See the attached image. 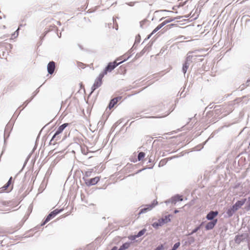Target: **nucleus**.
I'll return each mask as SVG.
<instances>
[{
	"label": "nucleus",
	"mask_w": 250,
	"mask_h": 250,
	"mask_svg": "<svg viewBox=\"0 0 250 250\" xmlns=\"http://www.w3.org/2000/svg\"><path fill=\"white\" fill-rule=\"evenodd\" d=\"M217 222V219L213 220L212 221L208 222L205 227L206 230H210L212 229L216 224Z\"/></svg>",
	"instance_id": "nucleus-11"
},
{
	"label": "nucleus",
	"mask_w": 250,
	"mask_h": 250,
	"mask_svg": "<svg viewBox=\"0 0 250 250\" xmlns=\"http://www.w3.org/2000/svg\"><path fill=\"white\" fill-rule=\"evenodd\" d=\"M148 48V46H146L145 47H144V48L140 53H137L136 55L135 58L138 59L141 57L142 56H143L145 53V52L147 50Z\"/></svg>",
	"instance_id": "nucleus-15"
},
{
	"label": "nucleus",
	"mask_w": 250,
	"mask_h": 250,
	"mask_svg": "<svg viewBox=\"0 0 250 250\" xmlns=\"http://www.w3.org/2000/svg\"><path fill=\"white\" fill-rule=\"evenodd\" d=\"M61 139V137H60V135H58L54 139V141H53V142L52 143L53 144H55L56 143L57 141L60 140Z\"/></svg>",
	"instance_id": "nucleus-27"
},
{
	"label": "nucleus",
	"mask_w": 250,
	"mask_h": 250,
	"mask_svg": "<svg viewBox=\"0 0 250 250\" xmlns=\"http://www.w3.org/2000/svg\"><path fill=\"white\" fill-rule=\"evenodd\" d=\"M39 90L38 89H37L35 92H34V93H33V95L32 97H34L36 95V94L39 92Z\"/></svg>",
	"instance_id": "nucleus-36"
},
{
	"label": "nucleus",
	"mask_w": 250,
	"mask_h": 250,
	"mask_svg": "<svg viewBox=\"0 0 250 250\" xmlns=\"http://www.w3.org/2000/svg\"><path fill=\"white\" fill-rule=\"evenodd\" d=\"M120 59L119 58L117 59L116 60H115L113 62H109L108 65L106 66V67L105 68L104 71L102 72L103 74L104 75H106L108 72H111L112 70H113L116 67H117L119 64H121L124 61H125V60H124V61L117 62V61L120 60Z\"/></svg>",
	"instance_id": "nucleus-2"
},
{
	"label": "nucleus",
	"mask_w": 250,
	"mask_h": 250,
	"mask_svg": "<svg viewBox=\"0 0 250 250\" xmlns=\"http://www.w3.org/2000/svg\"><path fill=\"white\" fill-rule=\"evenodd\" d=\"M136 2H129L126 3V4L130 6H133L134 5L135 3Z\"/></svg>",
	"instance_id": "nucleus-34"
},
{
	"label": "nucleus",
	"mask_w": 250,
	"mask_h": 250,
	"mask_svg": "<svg viewBox=\"0 0 250 250\" xmlns=\"http://www.w3.org/2000/svg\"><path fill=\"white\" fill-rule=\"evenodd\" d=\"M243 237L242 235H237L235 238V241L236 243L240 244L241 242L242 241L243 239Z\"/></svg>",
	"instance_id": "nucleus-20"
},
{
	"label": "nucleus",
	"mask_w": 250,
	"mask_h": 250,
	"mask_svg": "<svg viewBox=\"0 0 250 250\" xmlns=\"http://www.w3.org/2000/svg\"><path fill=\"white\" fill-rule=\"evenodd\" d=\"M177 212H178V210H175L174 211V213H177Z\"/></svg>",
	"instance_id": "nucleus-45"
},
{
	"label": "nucleus",
	"mask_w": 250,
	"mask_h": 250,
	"mask_svg": "<svg viewBox=\"0 0 250 250\" xmlns=\"http://www.w3.org/2000/svg\"><path fill=\"white\" fill-rule=\"evenodd\" d=\"M47 71L49 74H52L55 69V62L53 61L50 62L47 65Z\"/></svg>",
	"instance_id": "nucleus-9"
},
{
	"label": "nucleus",
	"mask_w": 250,
	"mask_h": 250,
	"mask_svg": "<svg viewBox=\"0 0 250 250\" xmlns=\"http://www.w3.org/2000/svg\"><path fill=\"white\" fill-rule=\"evenodd\" d=\"M90 175V173L89 172H86L85 173V175L87 176V177H88Z\"/></svg>",
	"instance_id": "nucleus-40"
},
{
	"label": "nucleus",
	"mask_w": 250,
	"mask_h": 250,
	"mask_svg": "<svg viewBox=\"0 0 250 250\" xmlns=\"http://www.w3.org/2000/svg\"><path fill=\"white\" fill-rule=\"evenodd\" d=\"M190 239H191V242H194V239L193 237H190Z\"/></svg>",
	"instance_id": "nucleus-42"
},
{
	"label": "nucleus",
	"mask_w": 250,
	"mask_h": 250,
	"mask_svg": "<svg viewBox=\"0 0 250 250\" xmlns=\"http://www.w3.org/2000/svg\"><path fill=\"white\" fill-rule=\"evenodd\" d=\"M140 39H141V37L139 35H138L137 36H136V40H135V43H139L140 42Z\"/></svg>",
	"instance_id": "nucleus-30"
},
{
	"label": "nucleus",
	"mask_w": 250,
	"mask_h": 250,
	"mask_svg": "<svg viewBox=\"0 0 250 250\" xmlns=\"http://www.w3.org/2000/svg\"><path fill=\"white\" fill-rule=\"evenodd\" d=\"M153 34L152 33L148 36L147 39H149Z\"/></svg>",
	"instance_id": "nucleus-43"
},
{
	"label": "nucleus",
	"mask_w": 250,
	"mask_h": 250,
	"mask_svg": "<svg viewBox=\"0 0 250 250\" xmlns=\"http://www.w3.org/2000/svg\"><path fill=\"white\" fill-rule=\"evenodd\" d=\"M191 62V57L190 56H188L186 58V61L185 62H188V63H190Z\"/></svg>",
	"instance_id": "nucleus-29"
},
{
	"label": "nucleus",
	"mask_w": 250,
	"mask_h": 250,
	"mask_svg": "<svg viewBox=\"0 0 250 250\" xmlns=\"http://www.w3.org/2000/svg\"><path fill=\"white\" fill-rule=\"evenodd\" d=\"M174 25V24H170L167 25L166 27L167 28L168 27V28H170L171 27H173Z\"/></svg>",
	"instance_id": "nucleus-37"
},
{
	"label": "nucleus",
	"mask_w": 250,
	"mask_h": 250,
	"mask_svg": "<svg viewBox=\"0 0 250 250\" xmlns=\"http://www.w3.org/2000/svg\"><path fill=\"white\" fill-rule=\"evenodd\" d=\"M164 249V247L163 245H161L157 247L154 250H163Z\"/></svg>",
	"instance_id": "nucleus-33"
},
{
	"label": "nucleus",
	"mask_w": 250,
	"mask_h": 250,
	"mask_svg": "<svg viewBox=\"0 0 250 250\" xmlns=\"http://www.w3.org/2000/svg\"><path fill=\"white\" fill-rule=\"evenodd\" d=\"M203 223H202L199 226L195 228L189 234V235H192L193 233L196 232L198 230L200 229V227L202 226Z\"/></svg>",
	"instance_id": "nucleus-25"
},
{
	"label": "nucleus",
	"mask_w": 250,
	"mask_h": 250,
	"mask_svg": "<svg viewBox=\"0 0 250 250\" xmlns=\"http://www.w3.org/2000/svg\"><path fill=\"white\" fill-rule=\"evenodd\" d=\"M5 44V43H1V46H3V44Z\"/></svg>",
	"instance_id": "nucleus-47"
},
{
	"label": "nucleus",
	"mask_w": 250,
	"mask_h": 250,
	"mask_svg": "<svg viewBox=\"0 0 250 250\" xmlns=\"http://www.w3.org/2000/svg\"><path fill=\"white\" fill-rule=\"evenodd\" d=\"M0 19H1V17L0 16Z\"/></svg>",
	"instance_id": "nucleus-51"
},
{
	"label": "nucleus",
	"mask_w": 250,
	"mask_h": 250,
	"mask_svg": "<svg viewBox=\"0 0 250 250\" xmlns=\"http://www.w3.org/2000/svg\"><path fill=\"white\" fill-rule=\"evenodd\" d=\"M61 210H57V209L51 212L46 217L42 226L44 225L46 223L49 222L52 218H54L57 214H58Z\"/></svg>",
	"instance_id": "nucleus-7"
},
{
	"label": "nucleus",
	"mask_w": 250,
	"mask_h": 250,
	"mask_svg": "<svg viewBox=\"0 0 250 250\" xmlns=\"http://www.w3.org/2000/svg\"><path fill=\"white\" fill-rule=\"evenodd\" d=\"M250 80H248L247 81V83H250Z\"/></svg>",
	"instance_id": "nucleus-48"
},
{
	"label": "nucleus",
	"mask_w": 250,
	"mask_h": 250,
	"mask_svg": "<svg viewBox=\"0 0 250 250\" xmlns=\"http://www.w3.org/2000/svg\"><path fill=\"white\" fill-rule=\"evenodd\" d=\"M171 159L172 158H169L161 160L159 164V167L163 166L165 165L167 162L168 160H171Z\"/></svg>",
	"instance_id": "nucleus-19"
},
{
	"label": "nucleus",
	"mask_w": 250,
	"mask_h": 250,
	"mask_svg": "<svg viewBox=\"0 0 250 250\" xmlns=\"http://www.w3.org/2000/svg\"><path fill=\"white\" fill-rule=\"evenodd\" d=\"M27 101H26L23 104L22 106H23V107L24 108L27 105Z\"/></svg>",
	"instance_id": "nucleus-38"
},
{
	"label": "nucleus",
	"mask_w": 250,
	"mask_h": 250,
	"mask_svg": "<svg viewBox=\"0 0 250 250\" xmlns=\"http://www.w3.org/2000/svg\"><path fill=\"white\" fill-rule=\"evenodd\" d=\"M174 20V18H169L167 19L165 21H164L163 22H164V24L166 25L167 23H169V22L173 21Z\"/></svg>",
	"instance_id": "nucleus-26"
},
{
	"label": "nucleus",
	"mask_w": 250,
	"mask_h": 250,
	"mask_svg": "<svg viewBox=\"0 0 250 250\" xmlns=\"http://www.w3.org/2000/svg\"><path fill=\"white\" fill-rule=\"evenodd\" d=\"M165 24L164 22L158 25L152 31V34H154L158 31L159 29H160L162 27H163Z\"/></svg>",
	"instance_id": "nucleus-21"
},
{
	"label": "nucleus",
	"mask_w": 250,
	"mask_h": 250,
	"mask_svg": "<svg viewBox=\"0 0 250 250\" xmlns=\"http://www.w3.org/2000/svg\"><path fill=\"white\" fill-rule=\"evenodd\" d=\"M83 179L84 181L85 184L87 186H91L95 185V184H96L100 180V178L99 177H95L93 178H91V179H89L83 177Z\"/></svg>",
	"instance_id": "nucleus-5"
},
{
	"label": "nucleus",
	"mask_w": 250,
	"mask_h": 250,
	"mask_svg": "<svg viewBox=\"0 0 250 250\" xmlns=\"http://www.w3.org/2000/svg\"><path fill=\"white\" fill-rule=\"evenodd\" d=\"M164 19V18H161L160 20H162Z\"/></svg>",
	"instance_id": "nucleus-50"
},
{
	"label": "nucleus",
	"mask_w": 250,
	"mask_h": 250,
	"mask_svg": "<svg viewBox=\"0 0 250 250\" xmlns=\"http://www.w3.org/2000/svg\"><path fill=\"white\" fill-rule=\"evenodd\" d=\"M146 21H141L140 22V26L141 27H143V25L145 24Z\"/></svg>",
	"instance_id": "nucleus-35"
},
{
	"label": "nucleus",
	"mask_w": 250,
	"mask_h": 250,
	"mask_svg": "<svg viewBox=\"0 0 250 250\" xmlns=\"http://www.w3.org/2000/svg\"><path fill=\"white\" fill-rule=\"evenodd\" d=\"M121 97H117V98H115L112 99L110 101V102L109 104V105H108L109 108L111 109L112 107H113L117 103L118 99H121Z\"/></svg>",
	"instance_id": "nucleus-14"
},
{
	"label": "nucleus",
	"mask_w": 250,
	"mask_h": 250,
	"mask_svg": "<svg viewBox=\"0 0 250 250\" xmlns=\"http://www.w3.org/2000/svg\"><path fill=\"white\" fill-rule=\"evenodd\" d=\"M12 177H11L9 179L7 183L2 188L3 190H6L10 186L12 183Z\"/></svg>",
	"instance_id": "nucleus-18"
},
{
	"label": "nucleus",
	"mask_w": 250,
	"mask_h": 250,
	"mask_svg": "<svg viewBox=\"0 0 250 250\" xmlns=\"http://www.w3.org/2000/svg\"><path fill=\"white\" fill-rule=\"evenodd\" d=\"M189 65H190V64L188 63V62H185L183 64V68H182V71L184 73V75H185V74L186 73L187 71L188 68L189 67Z\"/></svg>",
	"instance_id": "nucleus-16"
},
{
	"label": "nucleus",
	"mask_w": 250,
	"mask_h": 250,
	"mask_svg": "<svg viewBox=\"0 0 250 250\" xmlns=\"http://www.w3.org/2000/svg\"><path fill=\"white\" fill-rule=\"evenodd\" d=\"M170 216H171L170 215H168L165 216L164 218H161L162 219H163L164 224L167 223L170 221V220H171L170 218Z\"/></svg>",
	"instance_id": "nucleus-22"
},
{
	"label": "nucleus",
	"mask_w": 250,
	"mask_h": 250,
	"mask_svg": "<svg viewBox=\"0 0 250 250\" xmlns=\"http://www.w3.org/2000/svg\"><path fill=\"white\" fill-rule=\"evenodd\" d=\"M164 224V220L163 219H162L161 218L159 219L158 222H154L152 224V226L154 228L157 229L159 227L162 226Z\"/></svg>",
	"instance_id": "nucleus-13"
},
{
	"label": "nucleus",
	"mask_w": 250,
	"mask_h": 250,
	"mask_svg": "<svg viewBox=\"0 0 250 250\" xmlns=\"http://www.w3.org/2000/svg\"><path fill=\"white\" fill-rule=\"evenodd\" d=\"M129 243H125L120 247L118 250H125L127 249L129 247Z\"/></svg>",
	"instance_id": "nucleus-17"
},
{
	"label": "nucleus",
	"mask_w": 250,
	"mask_h": 250,
	"mask_svg": "<svg viewBox=\"0 0 250 250\" xmlns=\"http://www.w3.org/2000/svg\"><path fill=\"white\" fill-rule=\"evenodd\" d=\"M117 247H114L111 250H117Z\"/></svg>",
	"instance_id": "nucleus-41"
},
{
	"label": "nucleus",
	"mask_w": 250,
	"mask_h": 250,
	"mask_svg": "<svg viewBox=\"0 0 250 250\" xmlns=\"http://www.w3.org/2000/svg\"><path fill=\"white\" fill-rule=\"evenodd\" d=\"M5 47L7 50H11L12 48V45L10 43H7Z\"/></svg>",
	"instance_id": "nucleus-31"
},
{
	"label": "nucleus",
	"mask_w": 250,
	"mask_h": 250,
	"mask_svg": "<svg viewBox=\"0 0 250 250\" xmlns=\"http://www.w3.org/2000/svg\"><path fill=\"white\" fill-rule=\"evenodd\" d=\"M157 201L156 200H154L151 204L145 205L144 208L140 209L139 212V215L146 213V212L151 210L156 205H157Z\"/></svg>",
	"instance_id": "nucleus-4"
},
{
	"label": "nucleus",
	"mask_w": 250,
	"mask_h": 250,
	"mask_svg": "<svg viewBox=\"0 0 250 250\" xmlns=\"http://www.w3.org/2000/svg\"><path fill=\"white\" fill-rule=\"evenodd\" d=\"M19 28L12 35L13 37L15 38L17 37L19 35Z\"/></svg>",
	"instance_id": "nucleus-28"
},
{
	"label": "nucleus",
	"mask_w": 250,
	"mask_h": 250,
	"mask_svg": "<svg viewBox=\"0 0 250 250\" xmlns=\"http://www.w3.org/2000/svg\"><path fill=\"white\" fill-rule=\"evenodd\" d=\"M217 211H210L207 215L206 218L208 220L212 221L214 218L218 215Z\"/></svg>",
	"instance_id": "nucleus-10"
},
{
	"label": "nucleus",
	"mask_w": 250,
	"mask_h": 250,
	"mask_svg": "<svg viewBox=\"0 0 250 250\" xmlns=\"http://www.w3.org/2000/svg\"><path fill=\"white\" fill-rule=\"evenodd\" d=\"M151 162V159H149V162Z\"/></svg>",
	"instance_id": "nucleus-49"
},
{
	"label": "nucleus",
	"mask_w": 250,
	"mask_h": 250,
	"mask_svg": "<svg viewBox=\"0 0 250 250\" xmlns=\"http://www.w3.org/2000/svg\"><path fill=\"white\" fill-rule=\"evenodd\" d=\"M249 145L250 146V144H249Z\"/></svg>",
	"instance_id": "nucleus-52"
},
{
	"label": "nucleus",
	"mask_w": 250,
	"mask_h": 250,
	"mask_svg": "<svg viewBox=\"0 0 250 250\" xmlns=\"http://www.w3.org/2000/svg\"><path fill=\"white\" fill-rule=\"evenodd\" d=\"M138 237L136 236V235H131L128 238L130 240L133 241L135 240L136 238Z\"/></svg>",
	"instance_id": "nucleus-32"
},
{
	"label": "nucleus",
	"mask_w": 250,
	"mask_h": 250,
	"mask_svg": "<svg viewBox=\"0 0 250 250\" xmlns=\"http://www.w3.org/2000/svg\"><path fill=\"white\" fill-rule=\"evenodd\" d=\"M146 230L145 229H142L141 230L139 231V232L136 235V236L138 237H139L142 236L143 235H144L145 234V233L146 232Z\"/></svg>",
	"instance_id": "nucleus-24"
},
{
	"label": "nucleus",
	"mask_w": 250,
	"mask_h": 250,
	"mask_svg": "<svg viewBox=\"0 0 250 250\" xmlns=\"http://www.w3.org/2000/svg\"><path fill=\"white\" fill-rule=\"evenodd\" d=\"M11 203L7 201H0V210H8L9 208H6L9 207Z\"/></svg>",
	"instance_id": "nucleus-12"
},
{
	"label": "nucleus",
	"mask_w": 250,
	"mask_h": 250,
	"mask_svg": "<svg viewBox=\"0 0 250 250\" xmlns=\"http://www.w3.org/2000/svg\"><path fill=\"white\" fill-rule=\"evenodd\" d=\"M68 125V123H64L61 126L59 127L54 135L53 136L51 141L50 143H52V141H54L55 138L58 135H60L64 129L65 127H66Z\"/></svg>",
	"instance_id": "nucleus-6"
},
{
	"label": "nucleus",
	"mask_w": 250,
	"mask_h": 250,
	"mask_svg": "<svg viewBox=\"0 0 250 250\" xmlns=\"http://www.w3.org/2000/svg\"><path fill=\"white\" fill-rule=\"evenodd\" d=\"M183 201V198L181 196L177 194L172 197H171L170 199L167 200L166 201V204L168 203H172L175 204L178 201Z\"/></svg>",
	"instance_id": "nucleus-8"
},
{
	"label": "nucleus",
	"mask_w": 250,
	"mask_h": 250,
	"mask_svg": "<svg viewBox=\"0 0 250 250\" xmlns=\"http://www.w3.org/2000/svg\"><path fill=\"white\" fill-rule=\"evenodd\" d=\"M145 156V153L143 152H140L138 155V159L141 161Z\"/></svg>",
	"instance_id": "nucleus-23"
},
{
	"label": "nucleus",
	"mask_w": 250,
	"mask_h": 250,
	"mask_svg": "<svg viewBox=\"0 0 250 250\" xmlns=\"http://www.w3.org/2000/svg\"><path fill=\"white\" fill-rule=\"evenodd\" d=\"M246 200L247 199L244 198L241 200L238 201L230 208H229L226 212L228 216L229 217H231L235 212L241 208V207L245 203Z\"/></svg>",
	"instance_id": "nucleus-1"
},
{
	"label": "nucleus",
	"mask_w": 250,
	"mask_h": 250,
	"mask_svg": "<svg viewBox=\"0 0 250 250\" xmlns=\"http://www.w3.org/2000/svg\"><path fill=\"white\" fill-rule=\"evenodd\" d=\"M33 99V97H32L30 100H27V104H28L32 99Z\"/></svg>",
	"instance_id": "nucleus-39"
},
{
	"label": "nucleus",
	"mask_w": 250,
	"mask_h": 250,
	"mask_svg": "<svg viewBox=\"0 0 250 250\" xmlns=\"http://www.w3.org/2000/svg\"><path fill=\"white\" fill-rule=\"evenodd\" d=\"M5 133H6V129L4 130V135H5ZM4 141L5 142V136H4Z\"/></svg>",
	"instance_id": "nucleus-44"
},
{
	"label": "nucleus",
	"mask_w": 250,
	"mask_h": 250,
	"mask_svg": "<svg viewBox=\"0 0 250 250\" xmlns=\"http://www.w3.org/2000/svg\"><path fill=\"white\" fill-rule=\"evenodd\" d=\"M249 201H250L249 206H250V197L248 199Z\"/></svg>",
	"instance_id": "nucleus-46"
},
{
	"label": "nucleus",
	"mask_w": 250,
	"mask_h": 250,
	"mask_svg": "<svg viewBox=\"0 0 250 250\" xmlns=\"http://www.w3.org/2000/svg\"><path fill=\"white\" fill-rule=\"evenodd\" d=\"M104 76V75L102 73L99 74L98 77L95 80V82L91 87V94L93 93L97 88L101 86L102 84V79Z\"/></svg>",
	"instance_id": "nucleus-3"
}]
</instances>
